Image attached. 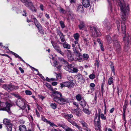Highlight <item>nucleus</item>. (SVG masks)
<instances>
[{
    "label": "nucleus",
    "instance_id": "obj_59",
    "mask_svg": "<svg viewBox=\"0 0 131 131\" xmlns=\"http://www.w3.org/2000/svg\"><path fill=\"white\" fill-rule=\"evenodd\" d=\"M103 87H104V84H102V85H101V92H102V93H103V91H104Z\"/></svg>",
    "mask_w": 131,
    "mask_h": 131
},
{
    "label": "nucleus",
    "instance_id": "obj_63",
    "mask_svg": "<svg viewBox=\"0 0 131 131\" xmlns=\"http://www.w3.org/2000/svg\"><path fill=\"white\" fill-rule=\"evenodd\" d=\"M128 102V101L127 100H125V103L124 105L127 106Z\"/></svg>",
    "mask_w": 131,
    "mask_h": 131
},
{
    "label": "nucleus",
    "instance_id": "obj_51",
    "mask_svg": "<svg viewBox=\"0 0 131 131\" xmlns=\"http://www.w3.org/2000/svg\"><path fill=\"white\" fill-rule=\"evenodd\" d=\"M70 123L73 125V126H75L76 127L78 125L77 124V123L74 122L73 121H71V122H70Z\"/></svg>",
    "mask_w": 131,
    "mask_h": 131
},
{
    "label": "nucleus",
    "instance_id": "obj_14",
    "mask_svg": "<svg viewBox=\"0 0 131 131\" xmlns=\"http://www.w3.org/2000/svg\"><path fill=\"white\" fill-rule=\"evenodd\" d=\"M13 85L12 84H4L3 85L2 87L5 89L9 91H12V88Z\"/></svg>",
    "mask_w": 131,
    "mask_h": 131
},
{
    "label": "nucleus",
    "instance_id": "obj_46",
    "mask_svg": "<svg viewBox=\"0 0 131 131\" xmlns=\"http://www.w3.org/2000/svg\"><path fill=\"white\" fill-rule=\"evenodd\" d=\"M111 68V70L113 72L114 75L115 74V72L114 69V67L113 66V64H111L110 65Z\"/></svg>",
    "mask_w": 131,
    "mask_h": 131
},
{
    "label": "nucleus",
    "instance_id": "obj_35",
    "mask_svg": "<svg viewBox=\"0 0 131 131\" xmlns=\"http://www.w3.org/2000/svg\"><path fill=\"white\" fill-rule=\"evenodd\" d=\"M106 38L107 42L108 43H110L112 42V40L110 36L108 35L107 36H106Z\"/></svg>",
    "mask_w": 131,
    "mask_h": 131
},
{
    "label": "nucleus",
    "instance_id": "obj_45",
    "mask_svg": "<svg viewBox=\"0 0 131 131\" xmlns=\"http://www.w3.org/2000/svg\"><path fill=\"white\" fill-rule=\"evenodd\" d=\"M59 60L60 61L65 63L68 64V62L66 61L63 58H59Z\"/></svg>",
    "mask_w": 131,
    "mask_h": 131
},
{
    "label": "nucleus",
    "instance_id": "obj_24",
    "mask_svg": "<svg viewBox=\"0 0 131 131\" xmlns=\"http://www.w3.org/2000/svg\"><path fill=\"white\" fill-rule=\"evenodd\" d=\"M82 56L83 58L81 57L80 58L82 61H83L84 60H86L89 58V55L87 54H83Z\"/></svg>",
    "mask_w": 131,
    "mask_h": 131
},
{
    "label": "nucleus",
    "instance_id": "obj_29",
    "mask_svg": "<svg viewBox=\"0 0 131 131\" xmlns=\"http://www.w3.org/2000/svg\"><path fill=\"white\" fill-rule=\"evenodd\" d=\"M80 110L79 108L74 109V111L75 112L76 114L78 116H80L81 115L80 113Z\"/></svg>",
    "mask_w": 131,
    "mask_h": 131
},
{
    "label": "nucleus",
    "instance_id": "obj_33",
    "mask_svg": "<svg viewBox=\"0 0 131 131\" xmlns=\"http://www.w3.org/2000/svg\"><path fill=\"white\" fill-rule=\"evenodd\" d=\"M6 126L7 127V131H12L13 125L12 124L6 125Z\"/></svg>",
    "mask_w": 131,
    "mask_h": 131
},
{
    "label": "nucleus",
    "instance_id": "obj_50",
    "mask_svg": "<svg viewBox=\"0 0 131 131\" xmlns=\"http://www.w3.org/2000/svg\"><path fill=\"white\" fill-rule=\"evenodd\" d=\"M99 62L97 60H96V61L95 62V63H94V65L95 66H97V67H99Z\"/></svg>",
    "mask_w": 131,
    "mask_h": 131
},
{
    "label": "nucleus",
    "instance_id": "obj_18",
    "mask_svg": "<svg viewBox=\"0 0 131 131\" xmlns=\"http://www.w3.org/2000/svg\"><path fill=\"white\" fill-rule=\"evenodd\" d=\"M60 126L62 127L65 131H73V129L67 125H60Z\"/></svg>",
    "mask_w": 131,
    "mask_h": 131
},
{
    "label": "nucleus",
    "instance_id": "obj_17",
    "mask_svg": "<svg viewBox=\"0 0 131 131\" xmlns=\"http://www.w3.org/2000/svg\"><path fill=\"white\" fill-rule=\"evenodd\" d=\"M82 4L85 7H88L90 5L89 0H83Z\"/></svg>",
    "mask_w": 131,
    "mask_h": 131
},
{
    "label": "nucleus",
    "instance_id": "obj_7",
    "mask_svg": "<svg viewBox=\"0 0 131 131\" xmlns=\"http://www.w3.org/2000/svg\"><path fill=\"white\" fill-rule=\"evenodd\" d=\"M51 43L53 48L56 50L57 52L60 53L63 56L64 55V53L61 51L60 47L58 45H57V43L53 41H51Z\"/></svg>",
    "mask_w": 131,
    "mask_h": 131
},
{
    "label": "nucleus",
    "instance_id": "obj_26",
    "mask_svg": "<svg viewBox=\"0 0 131 131\" xmlns=\"http://www.w3.org/2000/svg\"><path fill=\"white\" fill-rule=\"evenodd\" d=\"M63 47L64 48L69 49L70 48V45L67 42H64L62 43Z\"/></svg>",
    "mask_w": 131,
    "mask_h": 131
},
{
    "label": "nucleus",
    "instance_id": "obj_56",
    "mask_svg": "<svg viewBox=\"0 0 131 131\" xmlns=\"http://www.w3.org/2000/svg\"><path fill=\"white\" fill-rule=\"evenodd\" d=\"M48 124H49L51 126H56L53 123L51 122H48Z\"/></svg>",
    "mask_w": 131,
    "mask_h": 131
},
{
    "label": "nucleus",
    "instance_id": "obj_2",
    "mask_svg": "<svg viewBox=\"0 0 131 131\" xmlns=\"http://www.w3.org/2000/svg\"><path fill=\"white\" fill-rule=\"evenodd\" d=\"M52 94L54 96L53 98L54 101L61 105H63L65 103H69L70 102L69 99L62 97V94L59 92L54 91L52 93Z\"/></svg>",
    "mask_w": 131,
    "mask_h": 131
},
{
    "label": "nucleus",
    "instance_id": "obj_55",
    "mask_svg": "<svg viewBox=\"0 0 131 131\" xmlns=\"http://www.w3.org/2000/svg\"><path fill=\"white\" fill-rule=\"evenodd\" d=\"M12 95L14 96L15 97H18L19 98H20V96L18 94H16L14 93H13Z\"/></svg>",
    "mask_w": 131,
    "mask_h": 131
},
{
    "label": "nucleus",
    "instance_id": "obj_40",
    "mask_svg": "<svg viewBox=\"0 0 131 131\" xmlns=\"http://www.w3.org/2000/svg\"><path fill=\"white\" fill-rule=\"evenodd\" d=\"M12 54L14 55L16 58H18L19 59L20 58V57H21L18 55L17 54L15 53L14 52H12V51H9Z\"/></svg>",
    "mask_w": 131,
    "mask_h": 131
},
{
    "label": "nucleus",
    "instance_id": "obj_34",
    "mask_svg": "<svg viewBox=\"0 0 131 131\" xmlns=\"http://www.w3.org/2000/svg\"><path fill=\"white\" fill-rule=\"evenodd\" d=\"M80 35L78 33H77L73 35V37L74 39L76 40H79V39L80 37Z\"/></svg>",
    "mask_w": 131,
    "mask_h": 131
},
{
    "label": "nucleus",
    "instance_id": "obj_52",
    "mask_svg": "<svg viewBox=\"0 0 131 131\" xmlns=\"http://www.w3.org/2000/svg\"><path fill=\"white\" fill-rule=\"evenodd\" d=\"M42 119L44 122H46L48 123V122H49V121H48L44 117H42Z\"/></svg>",
    "mask_w": 131,
    "mask_h": 131
},
{
    "label": "nucleus",
    "instance_id": "obj_31",
    "mask_svg": "<svg viewBox=\"0 0 131 131\" xmlns=\"http://www.w3.org/2000/svg\"><path fill=\"white\" fill-rule=\"evenodd\" d=\"M71 66L72 64H71L68 65L67 67H65V69L67 71L71 73V70L72 68L71 67Z\"/></svg>",
    "mask_w": 131,
    "mask_h": 131
},
{
    "label": "nucleus",
    "instance_id": "obj_43",
    "mask_svg": "<svg viewBox=\"0 0 131 131\" xmlns=\"http://www.w3.org/2000/svg\"><path fill=\"white\" fill-rule=\"evenodd\" d=\"M81 123L82 124V126L83 127H86L87 126V124L85 122L83 121H81Z\"/></svg>",
    "mask_w": 131,
    "mask_h": 131
},
{
    "label": "nucleus",
    "instance_id": "obj_54",
    "mask_svg": "<svg viewBox=\"0 0 131 131\" xmlns=\"http://www.w3.org/2000/svg\"><path fill=\"white\" fill-rule=\"evenodd\" d=\"M13 88H12V91L14 89H18L19 87L18 86H15L14 85H13Z\"/></svg>",
    "mask_w": 131,
    "mask_h": 131
},
{
    "label": "nucleus",
    "instance_id": "obj_9",
    "mask_svg": "<svg viewBox=\"0 0 131 131\" xmlns=\"http://www.w3.org/2000/svg\"><path fill=\"white\" fill-rule=\"evenodd\" d=\"M33 19L34 20V23L40 32L41 34H43L44 33L43 30L42 29V28L41 24L35 18H34Z\"/></svg>",
    "mask_w": 131,
    "mask_h": 131
},
{
    "label": "nucleus",
    "instance_id": "obj_27",
    "mask_svg": "<svg viewBox=\"0 0 131 131\" xmlns=\"http://www.w3.org/2000/svg\"><path fill=\"white\" fill-rule=\"evenodd\" d=\"M77 10V11L80 12H83L84 10L83 6L82 5H79L78 6Z\"/></svg>",
    "mask_w": 131,
    "mask_h": 131
},
{
    "label": "nucleus",
    "instance_id": "obj_5",
    "mask_svg": "<svg viewBox=\"0 0 131 131\" xmlns=\"http://www.w3.org/2000/svg\"><path fill=\"white\" fill-rule=\"evenodd\" d=\"M28 8L33 12H36L37 10L36 9L30 0H20Z\"/></svg>",
    "mask_w": 131,
    "mask_h": 131
},
{
    "label": "nucleus",
    "instance_id": "obj_1",
    "mask_svg": "<svg viewBox=\"0 0 131 131\" xmlns=\"http://www.w3.org/2000/svg\"><path fill=\"white\" fill-rule=\"evenodd\" d=\"M119 5L121 12L123 14L121 16V18L123 20L122 22L121 29L122 33L125 34L126 32V25H125V20L126 19L127 13L129 10L128 5H126L125 4H122L121 2L118 3Z\"/></svg>",
    "mask_w": 131,
    "mask_h": 131
},
{
    "label": "nucleus",
    "instance_id": "obj_57",
    "mask_svg": "<svg viewBox=\"0 0 131 131\" xmlns=\"http://www.w3.org/2000/svg\"><path fill=\"white\" fill-rule=\"evenodd\" d=\"M127 106H126L125 105H124L123 107V112L124 113H125V111L126 110V109L127 108Z\"/></svg>",
    "mask_w": 131,
    "mask_h": 131
},
{
    "label": "nucleus",
    "instance_id": "obj_60",
    "mask_svg": "<svg viewBox=\"0 0 131 131\" xmlns=\"http://www.w3.org/2000/svg\"><path fill=\"white\" fill-rule=\"evenodd\" d=\"M90 86L92 88H94L95 86V84L93 83H91L90 85Z\"/></svg>",
    "mask_w": 131,
    "mask_h": 131
},
{
    "label": "nucleus",
    "instance_id": "obj_20",
    "mask_svg": "<svg viewBox=\"0 0 131 131\" xmlns=\"http://www.w3.org/2000/svg\"><path fill=\"white\" fill-rule=\"evenodd\" d=\"M19 128L20 131H32L30 129L27 130L26 126L23 125H21L19 126Z\"/></svg>",
    "mask_w": 131,
    "mask_h": 131
},
{
    "label": "nucleus",
    "instance_id": "obj_21",
    "mask_svg": "<svg viewBox=\"0 0 131 131\" xmlns=\"http://www.w3.org/2000/svg\"><path fill=\"white\" fill-rule=\"evenodd\" d=\"M80 24L79 25V27L80 29H82L84 28L85 26V22L83 21L80 20Z\"/></svg>",
    "mask_w": 131,
    "mask_h": 131
},
{
    "label": "nucleus",
    "instance_id": "obj_12",
    "mask_svg": "<svg viewBox=\"0 0 131 131\" xmlns=\"http://www.w3.org/2000/svg\"><path fill=\"white\" fill-rule=\"evenodd\" d=\"M75 77L76 79L78 80L79 82H80L81 83H83L84 82V79L82 75L79 73L77 75H75Z\"/></svg>",
    "mask_w": 131,
    "mask_h": 131
},
{
    "label": "nucleus",
    "instance_id": "obj_53",
    "mask_svg": "<svg viewBox=\"0 0 131 131\" xmlns=\"http://www.w3.org/2000/svg\"><path fill=\"white\" fill-rule=\"evenodd\" d=\"M73 104L75 106L77 107V108H79V105L78 104V103L76 102H74L73 103Z\"/></svg>",
    "mask_w": 131,
    "mask_h": 131
},
{
    "label": "nucleus",
    "instance_id": "obj_22",
    "mask_svg": "<svg viewBox=\"0 0 131 131\" xmlns=\"http://www.w3.org/2000/svg\"><path fill=\"white\" fill-rule=\"evenodd\" d=\"M3 123L6 125V126L11 124V121L10 120L7 118H5L4 119Z\"/></svg>",
    "mask_w": 131,
    "mask_h": 131
},
{
    "label": "nucleus",
    "instance_id": "obj_36",
    "mask_svg": "<svg viewBox=\"0 0 131 131\" xmlns=\"http://www.w3.org/2000/svg\"><path fill=\"white\" fill-rule=\"evenodd\" d=\"M79 71L78 69L76 68H73L72 69L71 73H77Z\"/></svg>",
    "mask_w": 131,
    "mask_h": 131
},
{
    "label": "nucleus",
    "instance_id": "obj_49",
    "mask_svg": "<svg viewBox=\"0 0 131 131\" xmlns=\"http://www.w3.org/2000/svg\"><path fill=\"white\" fill-rule=\"evenodd\" d=\"M25 92L27 95H30L32 94L31 92L29 90H26Z\"/></svg>",
    "mask_w": 131,
    "mask_h": 131
},
{
    "label": "nucleus",
    "instance_id": "obj_25",
    "mask_svg": "<svg viewBox=\"0 0 131 131\" xmlns=\"http://www.w3.org/2000/svg\"><path fill=\"white\" fill-rule=\"evenodd\" d=\"M79 103L83 108L86 106V103L84 99L81 101H80L79 102Z\"/></svg>",
    "mask_w": 131,
    "mask_h": 131
},
{
    "label": "nucleus",
    "instance_id": "obj_10",
    "mask_svg": "<svg viewBox=\"0 0 131 131\" xmlns=\"http://www.w3.org/2000/svg\"><path fill=\"white\" fill-rule=\"evenodd\" d=\"M103 26L105 27L106 29L110 30L111 29V25L107 19H105L103 22Z\"/></svg>",
    "mask_w": 131,
    "mask_h": 131
},
{
    "label": "nucleus",
    "instance_id": "obj_64",
    "mask_svg": "<svg viewBox=\"0 0 131 131\" xmlns=\"http://www.w3.org/2000/svg\"><path fill=\"white\" fill-rule=\"evenodd\" d=\"M40 7L41 9L43 11L44 10V9H43V6L42 4H41L40 5Z\"/></svg>",
    "mask_w": 131,
    "mask_h": 131
},
{
    "label": "nucleus",
    "instance_id": "obj_13",
    "mask_svg": "<svg viewBox=\"0 0 131 131\" xmlns=\"http://www.w3.org/2000/svg\"><path fill=\"white\" fill-rule=\"evenodd\" d=\"M62 115L66 119L70 122L71 121V118L73 117V115L71 114H66L65 113H63L62 114Z\"/></svg>",
    "mask_w": 131,
    "mask_h": 131
},
{
    "label": "nucleus",
    "instance_id": "obj_3",
    "mask_svg": "<svg viewBox=\"0 0 131 131\" xmlns=\"http://www.w3.org/2000/svg\"><path fill=\"white\" fill-rule=\"evenodd\" d=\"M104 120L106 119V117L104 116L103 114H101L98 116L97 114L96 113L95 115L94 124L95 127V129H99L101 127V122H100V117Z\"/></svg>",
    "mask_w": 131,
    "mask_h": 131
},
{
    "label": "nucleus",
    "instance_id": "obj_28",
    "mask_svg": "<svg viewBox=\"0 0 131 131\" xmlns=\"http://www.w3.org/2000/svg\"><path fill=\"white\" fill-rule=\"evenodd\" d=\"M76 98L78 101H80L83 99L81 94H78L76 96Z\"/></svg>",
    "mask_w": 131,
    "mask_h": 131
},
{
    "label": "nucleus",
    "instance_id": "obj_61",
    "mask_svg": "<svg viewBox=\"0 0 131 131\" xmlns=\"http://www.w3.org/2000/svg\"><path fill=\"white\" fill-rule=\"evenodd\" d=\"M19 69L21 73H23L24 72V70L23 69L21 68L20 67L19 68Z\"/></svg>",
    "mask_w": 131,
    "mask_h": 131
},
{
    "label": "nucleus",
    "instance_id": "obj_62",
    "mask_svg": "<svg viewBox=\"0 0 131 131\" xmlns=\"http://www.w3.org/2000/svg\"><path fill=\"white\" fill-rule=\"evenodd\" d=\"M80 130H82V128L81 127L79 126L78 125H77L76 127Z\"/></svg>",
    "mask_w": 131,
    "mask_h": 131
},
{
    "label": "nucleus",
    "instance_id": "obj_38",
    "mask_svg": "<svg viewBox=\"0 0 131 131\" xmlns=\"http://www.w3.org/2000/svg\"><path fill=\"white\" fill-rule=\"evenodd\" d=\"M60 13L64 14H66L67 13V11L62 8H60Z\"/></svg>",
    "mask_w": 131,
    "mask_h": 131
},
{
    "label": "nucleus",
    "instance_id": "obj_30",
    "mask_svg": "<svg viewBox=\"0 0 131 131\" xmlns=\"http://www.w3.org/2000/svg\"><path fill=\"white\" fill-rule=\"evenodd\" d=\"M93 29L94 30L97 36H98L100 35V33L97 28L94 27H93Z\"/></svg>",
    "mask_w": 131,
    "mask_h": 131
},
{
    "label": "nucleus",
    "instance_id": "obj_11",
    "mask_svg": "<svg viewBox=\"0 0 131 131\" xmlns=\"http://www.w3.org/2000/svg\"><path fill=\"white\" fill-rule=\"evenodd\" d=\"M125 37H123V40L124 42L126 43L125 48H128L129 45L128 42L129 38V36L128 34L126 35L125 34Z\"/></svg>",
    "mask_w": 131,
    "mask_h": 131
},
{
    "label": "nucleus",
    "instance_id": "obj_44",
    "mask_svg": "<svg viewBox=\"0 0 131 131\" xmlns=\"http://www.w3.org/2000/svg\"><path fill=\"white\" fill-rule=\"evenodd\" d=\"M95 75L93 74H90L89 75V78L91 79H93L95 78Z\"/></svg>",
    "mask_w": 131,
    "mask_h": 131
},
{
    "label": "nucleus",
    "instance_id": "obj_47",
    "mask_svg": "<svg viewBox=\"0 0 131 131\" xmlns=\"http://www.w3.org/2000/svg\"><path fill=\"white\" fill-rule=\"evenodd\" d=\"M60 24L61 27L62 28H64L65 27L64 24V22L62 21H60Z\"/></svg>",
    "mask_w": 131,
    "mask_h": 131
},
{
    "label": "nucleus",
    "instance_id": "obj_19",
    "mask_svg": "<svg viewBox=\"0 0 131 131\" xmlns=\"http://www.w3.org/2000/svg\"><path fill=\"white\" fill-rule=\"evenodd\" d=\"M68 51H69L67 56L69 60L70 61H72L74 60V58L71 55V51L69 50Z\"/></svg>",
    "mask_w": 131,
    "mask_h": 131
},
{
    "label": "nucleus",
    "instance_id": "obj_48",
    "mask_svg": "<svg viewBox=\"0 0 131 131\" xmlns=\"http://www.w3.org/2000/svg\"><path fill=\"white\" fill-rule=\"evenodd\" d=\"M54 73H55L56 75V77L57 79H60L61 78V75L60 73L57 74L55 72H54Z\"/></svg>",
    "mask_w": 131,
    "mask_h": 131
},
{
    "label": "nucleus",
    "instance_id": "obj_58",
    "mask_svg": "<svg viewBox=\"0 0 131 131\" xmlns=\"http://www.w3.org/2000/svg\"><path fill=\"white\" fill-rule=\"evenodd\" d=\"M54 65H53L54 67H56L58 65L57 62V61H55L53 62Z\"/></svg>",
    "mask_w": 131,
    "mask_h": 131
},
{
    "label": "nucleus",
    "instance_id": "obj_6",
    "mask_svg": "<svg viewBox=\"0 0 131 131\" xmlns=\"http://www.w3.org/2000/svg\"><path fill=\"white\" fill-rule=\"evenodd\" d=\"M118 36L116 35H114L113 36V40L114 41V45L115 47L116 51L117 53H119L121 49L120 45L118 42V41L117 40Z\"/></svg>",
    "mask_w": 131,
    "mask_h": 131
},
{
    "label": "nucleus",
    "instance_id": "obj_15",
    "mask_svg": "<svg viewBox=\"0 0 131 131\" xmlns=\"http://www.w3.org/2000/svg\"><path fill=\"white\" fill-rule=\"evenodd\" d=\"M58 34L60 36L61 42H63L65 41V35H64L60 31H58Z\"/></svg>",
    "mask_w": 131,
    "mask_h": 131
},
{
    "label": "nucleus",
    "instance_id": "obj_32",
    "mask_svg": "<svg viewBox=\"0 0 131 131\" xmlns=\"http://www.w3.org/2000/svg\"><path fill=\"white\" fill-rule=\"evenodd\" d=\"M97 41L100 44V47L101 50L102 51H104V47L103 46V44L102 43L100 40L99 39H98L97 40Z\"/></svg>",
    "mask_w": 131,
    "mask_h": 131
},
{
    "label": "nucleus",
    "instance_id": "obj_8",
    "mask_svg": "<svg viewBox=\"0 0 131 131\" xmlns=\"http://www.w3.org/2000/svg\"><path fill=\"white\" fill-rule=\"evenodd\" d=\"M16 105L22 109H25L26 106L24 100L21 99H18L16 102Z\"/></svg>",
    "mask_w": 131,
    "mask_h": 131
},
{
    "label": "nucleus",
    "instance_id": "obj_23",
    "mask_svg": "<svg viewBox=\"0 0 131 131\" xmlns=\"http://www.w3.org/2000/svg\"><path fill=\"white\" fill-rule=\"evenodd\" d=\"M63 83L64 84V86L68 88L72 87L73 85V83L68 82H64Z\"/></svg>",
    "mask_w": 131,
    "mask_h": 131
},
{
    "label": "nucleus",
    "instance_id": "obj_16",
    "mask_svg": "<svg viewBox=\"0 0 131 131\" xmlns=\"http://www.w3.org/2000/svg\"><path fill=\"white\" fill-rule=\"evenodd\" d=\"M74 53L75 55L77 57H78L80 58L82 56L81 55L79 51L77 49V47L74 48L73 49Z\"/></svg>",
    "mask_w": 131,
    "mask_h": 131
},
{
    "label": "nucleus",
    "instance_id": "obj_41",
    "mask_svg": "<svg viewBox=\"0 0 131 131\" xmlns=\"http://www.w3.org/2000/svg\"><path fill=\"white\" fill-rule=\"evenodd\" d=\"M45 85L48 88L52 90H53V89L51 87V86L50 84L47 83H46Z\"/></svg>",
    "mask_w": 131,
    "mask_h": 131
},
{
    "label": "nucleus",
    "instance_id": "obj_42",
    "mask_svg": "<svg viewBox=\"0 0 131 131\" xmlns=\"http://www.w3.org/2000/svg\"><path fill=\"white\" fill-rule=\"evenodd\" d=\"M83 111L85 113L87 114H90V111H89L87 109H86V108H84Z\"/></svg>",
    "mask_w": 131,
    "mask_h": 131
},
{
    "label": "nucleus",
    "instance_id": "obj_37",
    "mask_svg": "<svg viewBox=\"0 0 131 131\" xmlns=\"http://www.w3.org/2000/svg\"><path fill=\"white\" fill-rule=\"evenodd\" d=\"M50 106L51 107V108L53 109H56L57 107V105L55 103H51L50 104Z\"/></svg>",
    "mask_w": 131,
    "mask_h": 131
},
{
    "label": "nucleus",
    "instance_id": "obj_39",
    "mask_svg": "<svg viewBox=\"0 0 131 131\" xmlns=\"http://www.w3.org/2000/svg\"><path fill=\"white\" fill-rule=\"evenodd\" d=\"M113 83V79L112 78H110L108 80V84L109 85L112 84Z\"/></svg>",
    "mask_w": 131,
    "mask_h": 131
},
{
    "label": "nucleus",
    "instance_id": "obj_4",
    "mask_svg": "<svg viewBox=\"0 0 131 131\" xmlns=\"http://www.w3.org/2000/svg\"><path fill=\"white\" fill-rule=\"evenodd\" d=\"M12 104L8 103H5L0 101V110L6 111L8 113H11L10 108L12 106Z\"/></svg>",
    "mask_w": 131,
    "mask_h": 131
}]
</instances>
